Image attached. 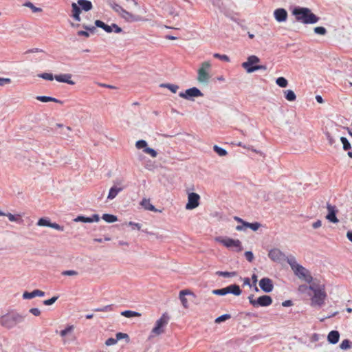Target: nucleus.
I'll return each instance as SVG.
<instances>
[{"instance_id":"obj_1","label":"nucleus","mask_w":352,"mask_h":352,"mask_svg":"<svg viewBox=\"0 0 352 352\" xmlns=\"http://www.w3.org/2000/svg\"><path fill=\"white\" fill-rule=\"evenodd\" d=\"M309 289L314 293L311 298V305L314 307H322L324 305L327 296L324 285L314 281L309 285Z\"/></svg>"},{"instance_id":"obj_2","label":"nucleus","mask_w":352,"mask_h":352,"mask_svg":"<svg viewBox=\"0 0 352 352\" xmlns=\"http://www.w3.org/2000/svg\"><path fill=\"white\" fill-rule=\"evenodd\" d=\"M296 21L304 24H314L318 22L320 18L314 14L308 8L295 7L292 12Z\"/></svg>"},{"instance_id":"obj_3","label":"nucleus","mask_w":352,"mask_h":352,"mask_svg":"<svg viewBox=\"0 0 352 352\" xmlns=\"http://www.w3.org/2000/svg\"><path fill=\"white\" fill-rule=\"evenodd\" d=\"M287 262L290 265L295 275L300 279L303 280L309 284H311L314 282L313 277L311 276L309 271L303 266L299 265L294 256L288 257L287 258Z\"/></svg>"},{"instance_id":"obj_4","label":"nucleus","mask_w":352,"mask_h":352,"mask_svg":"<svg viewBox=\"0 0 352 352\" xmlns=\"http://www.w3.org/2000/svg\"><path fill=\"white\" fill-rule=\"evenodd\" d=\"M93 8L92 3L88 0H78L77 3H72V16L77 21H80L81 10L88 12Z\"/></svg>"},{"instance_id":"obj_5","label":"nucleus","mask_w":352,"mask_h":352,"mask_svg":"<svg viewBox=\"0 0 352 352\" xmlns=\"http://www.w3.org/2000/svg\"><path fill=\"white\" fill-rule=\"evenodd\" d=\"M24 320V316L18 313H10L4 315L0 319V323L6 328L10 329Z\"/></svg>"},{"instance_id":"obj_6","label":"nucleus","mask_w":352,"mask_h":352,"mask_svg":"<svg viewBox=\"0 0 352 352\" xmlns=\"http://www.w3.org/2000/svg\"><path fill=\"white\" fill-rule=\"evenodd\" d=\"M260 62V59L255 55H251L248 57L247 61L242 63V67L248 73H252L257 70H267V67L262 65H256Z\"/></svg>"},{"instance_id":"obj_7","label":"nucleus","mask_w":352,"mask_h":352,"mask_svg":"<svg viewBox=\"0 0 352 352\" xmlns=\"http://www.w3.org/2000/svg\"><path fill=\"white\" fill-rule=\"evenodd\" d=\"M211 69L210 61L203 62L197 71V80L199 83L207 85L211 78L210 71Z\"/></svg>"},{"instance_id":"obj_8","label":"nucleus","mask_w":352,"mask_h":352,"mask_svg":"<svg viewBox=\"0 0 352 352\" xmlns=\"http://www.w3.org/2000/svg\"><path fill=\"white\" fill-rule=\"evenodd\" d=\"M215 241L222 243L228 248H233L236 252H241L243 250L241 242L239 239H232L229 237L222 238L217 236Z\"/></svg>"},{"instance_id":"obj_9","label":"nucleus","mask_w":352,"mask_h":352,"mask_svg":"<svg viewBox=\"0 0 352 352\" xmlns=\"http://www.w3.org/2000/svg\"><path fill=\"white\" fill-rule=\"evenodd\" d=\"M169 320V316L166 313L162 314L160 319H158L155 327L153 328L151 333L155 336H159L164 333V328L167 325Z\"/></svg>"},{"instance_id":"obj_10","label":"nucleus","mask_w":352,"mask_h":352,"mask_svg":"<svg viewBox=\"0 0 352 352\" xmlns=\"http://www.w3.org/2000/svg\"><path fill=\"white\" fill-rule=\"evenodd\" d=\"M179 96L182 98L193 100L192 98L201 97L204 94L198 88L192 87L186 89L185 92H180Z\"/></svg>"},{"instance_id":"obj_11","label":"nucleus","mask_w":352,"mask_h":352,"mask_svg":"<svg viewBox=\"0 0 352 352\" xmlns=\"http://www.w3.org/2000/svg\"><path fill=\"white\" fill-rule=\"evenodd\" d=\"M200 196L195 192H190L188 195V203L186 205L187 210H192L199 205Z\"/></svg>"},{"instance_id":"obj_12","label":"nucleus","mask_w":352,"mask_h":352,"mask_svg":"<svg viewBox=\"0 0 352 352\" xmlns=\"http://www.w3.org/2000/svg\"><path fill=\"white\" fill-rule=\"evenodd\" d=\"M269 258L274 262H280L284 260L285 255L278 248H274L270 250L268 253Z\"/></svg>"},{"instance_id":"obj_13","label":"nucleus","mask_w":352,"mask_h":352,"mask_svg":"<svg viewBox=\"0 0 352 352\" xmlns=\"http://www.w3.org/2000/svg\"><path fill=\"white\" fill-rule=\"evenodd\" d=\"M259 286L261 289L266 293L271 292L274 289L273 282L269 278H261L259 281Z\"/></svg>"},{"instance_id":"obj_14","label":"nucleus","mask_w":352,"mask_h":352,"mask_svg":"<svg viewBox=\"0 0 352 352\" xmlns=\"http://www.w3.org/2000/svg\"><path fill=\"white\" fill-rule=\"evenodd\" d=\"M272 303V299L270 296L263 295L258 297L254 303V307H267Z\"/></svg>"},{"instance_id":"obj_15","label":"nucleus","mask_w":352,"mask_h":352,"mask_svg":"<svg viewBox=\"0 0 352 352\" xmlns=\"http://www.w3.org/2000/svg\"><path fill=\"white\" fill-rule=\"evenodd\" d=\"M274 16L278 22L281 23L286 21L288 14L285 9L278 8L274 10Z\"/></svg>"},{"instance_id":"obj_16","label":"nucleus","mask_w":352,"mask_h":352,"mask_svg":"<svg viewBox=\"0 0 352 352\" xmlns=\"http://www.w3.org/2000/svg\"><path fill=\"white\" fill-rule=\"evenodd\" d=\"M327 208L328 210V214L326 216V218L332 223H338L339 221L336 217V206L327 204Z\"/></svg>"},{"instance_id":"obj_17","label":"nucleus","mask_w":352,"mask_h":352,"mask_svg":"<svg viewBox=\"0 0 352 352\" xmlns=\"http://www.w3.org/2000/svg\"><path fill=\"white\" fill-rule=\"evenodd\" d=\"M72 76L70 74H59L55 75L54 79L58 82H66L69 85H73L75 84V82L71 80Z\"/></svg>"},{"instance_id":"obj_18","label":"nucleus","mask_w":352,"mask_h":352,"mask_svg":"<svg viewBox=\"0 0 352 352\" xmlns=\"http://www.w3.org/2000/svg\"><path fill=\"white\" fill-rule=\"evenodd\" d=\"M226 291V294H232L234 296H240L242 293V291L240 287L238 285L232 284L226 287H225Z\"/></svg>"},{"instance_id":"obj_19","label":"nucleus","mask_w":352,"mask_h":352,"mask_svg":"<svg viewBox=\"0 0 352 352\" xmlns=\"http://www.w3.org/2000/svg\"><path fill=\"white\" fill-rule=\"evenodd\" d=\"M122 17L129 22L138 21L140 20V17L138 15H134L129 12L124 10L120 14Z\"/></svg>"},{"instance_id":"obj_20","label":"nucleus","mask_w":352,"mask_h":352,"mask_svg":"<svg viewBox=\"0 0 352 352\" xmlns=\"http://www.w3.org/2000/svg\"><path fill=\"white\" fill-rule=\"evenodd\" d=\"M44 295V292L39 289H34L32 292H25L23 294V298L24 299H31L36 296H43Z\"/></svg>"},{"instance_id":"obj_21","label":"nucleus","mask_w":352,"mask_h":352,"mask_svg":"<svg viewBox=\"0 0 352 352\" xmlns=\"http://www.w3.org/2000/svg\"><path fill=\"white\" fill-rule=\"evenodd\" d=\"M124 189V187L118 186L116 185L112 186L109 192L107 199H113L119 192H120Z\"/></svg>"},{"instance_id":"obj_22","label":"nucleus","mask_w":352,"mask_h":352,"mask_svg":"<svg viewBox=\"0 0 352 352\" xmlns=\"http://www.w3.org/2000/svg\"><path fill=\"white\" fill-rule=\"evenodd\" d=\"M340 338V333L338 331L333 330L327 336V340L329 343L335 344L338 343Z\"/></svg>"},{"instance_id":"obj_23","label":"nucleus","mask_w":352,"mask_h":352,"mask_svg":"<svg viewBox=\"0 0 352 352\" xmlns=\"http://www.w3.org/2000/svg\"><path fill=\"white\" fill-rule=\"evenodd\" d=\"M192 293L188 290H182L179 292V299L181 302L184 308L188 307V302L187 298L185 297V295L191 294Z\"/></svg>"},{"instance_id":"obj_24","label":"nucleus","mask_w":352,"mask_h":352,"mask_svg":"<svg viewBox=\"0 0 352 352\" xmlns=\"http://www.w3.org/2000/svg\"><path fill=\"white\" fill-rule=\"evenodd\" d=\"M141 206L147 210L153 211V212H157L158 210H157L153 205H152L150 202L149 199H143L140 203Z\"/></svg>"},{"instance_id":"obj_25","label":"nucleus","mask_w":352,"mask_h":352,"mask_svg":"<svg viewBox=\"0 0 352 352\" xmlns=\"http://www.w3.org/2000/svg\"><path fill=\"white\" fill-rule=\"evenodd\" d=\"M36 100H38L41 102H54L56 103L63 104V101L59 100L55 98L50 97V96H37Z\"/></svg>"},{"instance_id":"obj_26","label":"nucleus","mask_w":352,"mask_h":352,"mask_svg":"<svg viewBox=\"0 0 352 352\" xmlns=\"http://www.w3.org/2000/svg\"><path fill=\"white\" fill-rule=\"evenodd\" d=\"M3 216H6L8 218V219L12 222L21 223L23 221V220L21 218V215L19 214H12L11 213L8 212V213H5V214Z\"/></svg>"},{"instance_id":"obj_27","label":"nucleus","mask_w":352,"mask_h":352,"mask_svg":"<svg viewBox=\"0 0 352 352\" xmlns=\"http://www.w3.org/2000/svg\"><path fill=\"white\" fill-rule=\"evenodd\" d=\"M121 315L126 318L140 317L141 314L137 311L126 310L121 313Z\"/></svg>"},{"instance_id":"obj_28","label":"nucleus","mask_w":352,"mask_h":352,"mask_svg":"<svg viewBox=\"0 0 352 352\" xmlns=\"http://www.w3.org/2000/svg\"><path fill=\"white\" fill-rule=\"evenodd\" d=\"M244 230H245L246 228H248L254 231H256L261 227V225L258 222L249 223L246 221V223H244Z\"/></svg>"},{"instance_id":"obj_29","label":"nucleus","mask_w":352,"mask_h":352,"mask_svg":"<svg viewBox=\"0 0 352 352\" xmlns=\"http://www.w3.org/2000/svg\"><path fill=\"white\" fill-rule=\"evenodd\" d=\"M285 98L290 102L294 101L296 99L295 93L290 89L284 91Z\"/></svg>"},{"instance_id":"obj_30","label":"nucleus","mask_w":352,"mask_h":352,"mask_svg":"<svg viewBox=\"0 0 352 352\" xmlns=\"http://www.w3.org/2000/svg\"><path fill=\"white\" fill-rule=\"evenodd\" d=\"M161 87H165L168 89L171 92L176 93L179 89V86L174 84L163 83L160 85Z\"/></svg>"},{"instance_id":"obj_31","label":"nucleus","mask_w":352,"mask_h":352,"mask_svg":"<svg viewBox=\"0 0 352 352\" xmlns=\"http://www.w3.org/2000/svg\"><path fill=\"white\" fill-rule=\"evenodd\" d=\"M102 218L104 221H105L107 223H113L118 220L116 216L110 214H104Z\"/></svg>"},{"instance_id":"obj_32","label":"nucleus","mask_w":352,"mask_h":352,"mask_svg":"<svg viewBox=\"0 0 352 352\" xmlns=\"http://www.w3.org/2000/svg\"><path fill=\"white\" fill-rule=\"evenodd\" d=\"M352 347V343L349 340L345 339L342 340L340 344V348L342 350H347Z\"/></svg>"},{"instance_id":"obj_33","label":"nucleus","mask_w":352,"mask_h":352,"mask_svg":"<svg viewBox=\"0 0 352 352\" xmlns=\"http://www.w3.org/2000/svg\"><path fill=\"white\" fill-rule=\"evenodd\" d=\"M216 274L220 276L223 277H234L236 276V272H222V271H217L216 272Z\"/></svg>"},{"instance_id":"obj_34","label":"nucleus","mask_w":352,"mask_h":352,"mask_svg":"<svg viewBox=\"0 0 352 352\" xmlns=\"http://www.w3.org/2000/svg\"><path fill=\"white\" fill-rule=\"evenodd\" d=\"M276 84L280 87H282V88H285L288 85V81L286 78H285L284 77H278L276 80Z\"/></svg>"},{"instance_id":"obj_35","label":"nucleus","mask_w":352,"mask_h":352,"mask_svg":"<svg viewBox=\"0 0 352 352\" xmlns=\"http://www.w3.org/2000/svg\"><path fill=\"white\" fill-rule=\"evenodd\" d=\"M213 150H214V151H215V152H216V153H217L219 156H221V157H223V156H226V155L228 154L227 151H226L224 148H221V147H219V146H218L217 145H214V146H213Z\"/></svg>"},{"instance_id":"obj_36","label":"nucleus","mask_w":352,"mask_h":352,"mask_svg":"<svg viewBox=\"0 0 352 352\" xmlns=\"http://www.w3.org/2000/svg\"><path fill=\"white\" fill-rule=\"evenodd\" d=\"M23 6L30 8L33 12H40L42 11V9L41 8H37V7L34 6V5L30 1L25 2L23 4Z\"/></svg>"},{"instance_id":"obj_37","label":"nucleus","mask_w":352,"mask_h":352,"mask_svg":"<svg viewBox=\"0 0 352 352\" xmlns=\"http://www.w3.org/2000/svg\"><path fill=\"white\" fill-rule=\"evenodd\" d=\"M135 146L138 149L145 150L147 147V142L144 140H140L136 142Z\"/></svg>"},{"instance_id":"obj_38","label":"nucleus","mask_w":352,"mask_h":352,"mask_svg":"<svg viewBox=\"0 0 352 352\" xmlns=\"http://www.w3.org/2000/svg\"><path fill=\"white\" fill-rule=\"evenodd\" d=\"M234 219L239 222V223H241V225H238L236 226V230L237 231H243L244 230V223H246V221H243L241 218L240 217H234Z\"/></svg>"},{"instance_id":"obj_39","label":"nucleus","mask_w":352,"mask_h":352,"mask_svg":"<svg viewBox=\"0 0 352 352\" xmlns=\"http://www.w3.org/2000/svg\"><path fill=\"white\" fill-rule=\"evenodd\" d=\"M340 141H341V142L343 144V149L344 150L347 151V150H349L351 148V144L349 143V142L348 141V140L346 138L341 137L340 138Z\"/></svg>"},{"instance_id":"obj_40","label":"nucleus","mask_w":352,"mask_h":352,"mask_svg":"<svg viewBox=\"0 0 352 352\" xmlns=\"http://www.w3.org/2000/svg\"><path fill=\"white\" fill-rule=\"evenodd\" d=\"M74 329V325L68 326L67 328H65V329L60 331V336L65 337L68 333L72 332Z\"/></svg>"},{"instance_id":"obj_41","label":"nucleus","mask_w":352,"mask_h":352,"mask_svg":"<svg viewBox=\"0 0 352 352\" xmlns=\"http://www.w3.org/2000/svg\"><path fill=\"white\" fill-rule=\"evenodd\" d=\"M50 223H51V222L50 221V220H48L47 219H45V218H41L37 222V225L38 226L50 227Z\"/></svg>"},{"instance_id":"obj_42","label":"nucleus","mask_w":352,"mask_h":352,"mask_svg":"<svg viewBox=\"0 0 352 352\" xmlns=\"http://www.w3.org/2000/svg\"><path fill=\"white\" fill-rule=\"evenodd\" d=\"M143 151L145 153L150 155L152 157H156L157 155V153L155 150L148 146L145 150H143Z\"/></svg>"},{"instance_id":"obj_43","label":"nucleus","mask_w":352,"mask_h":352,"mask_svg":"<svg viewBox=\"0 0 352 352\" xmlns=\"http://www.w3.org/2000/svg\"><path fill=\"white\" fill-rule=\"evenodd\" d=\"M231 318V316L230 314H223L221 316H219L217 317L216 319H215V322L216 323H220L221 322H223V321H226V320H228Z\"/></svg>"},{"instance_id":"obj_44","label":"nucleus","mask_w":352,"mask_h":352,"mask_svg":"<svg viewBox=\"0 0 352 352\" xmlns=\"http://www.w3.org/2000/svg\"><path fill=\"white\" fill-rule=\"evenodd\" d=\"M314 31L316 34L320 35H325L327 34V30L324 27H316Z\"/></svg>"},{"instance_id":"obj_45","label":"nucleus","mask_w":352,"mask_h":352,"mask_svg":"<svg viewBox=\"0 0 352 352\" xmlns=\"http://www.w3.org/2000/svg\"><path fill=\"white\" fill-rule=\"evenodd\" d=\"M74 221L78 222H84V223H91V220L90 219V217H86L84 216H78L75 219Z\"/></svg>"},{"instance_id":"obj_46","label":"nucleus","mask_w":352,"mask_h":352,"mask_svg":"<svg viewBox=\"0 0 352 352\" xmlns=\"http://www.w3.org/2000/svg\"><path fill=\"white\" fill-rule=\"evenodd\" d=\"M110 6L112 8V9L113 10H115L116 12L121 14L122 12V10H124V9L122 8L120 5L116 3H110Z\"/></svg>"},{"instance_id":"obj_47","label":"nucleus","mask_w":352,"mask_h":352,"mask_svg":"<svg viewBox=\"0 0 352 352\" xmlns=\"http://www.w3.org/2000/svg\"><path fill=\"white\" fill-rule=\"evenodd\" d=\"M38 77L47 80H52L54 78V76L50 73L41 74L38 75Z\"/></svg>"},{"instance_id":"obj_48","label":"nucleus","mask_w":352,"mask_h":352,"mask_svg":"<svg viewBox=\"0 0 352 352\" xmlns=\"http://www.w3.org/2000/svg\"><path fill=\"white\" fill-rule=\"evenodd\" d=\"M214 58H219L221 60H223V61H226V62H229L230 61V58L226 55V54H218V53H215L214 54Z\"/></svg>"},{"instance_id":"obj_49","label":"nucleus","mask_w":352,"mask_h":352,"mask_svg":"<svg viewBox=\"0 0 352 352\" xmlns=\"http://www.w3.org/2000/svg\"><path fill=\"white\" fill-rule=\"evenodd\" d=\"M116 339L117 340V342L122 339H127L128 342L129 340V337L128 334L124 333H121V332L117 333L116 335Z\"/></svg>"},{"instance_id":"obj_50","label":"nucleus","mask_w":352,"mask_h":352,"mask_svg":"<svg viewBox=\"0 0 352 352\" xmlns=\"http://www.w3.org/2000/svg\"><path fill=\"white\" fill-rule=\"evenodd\" d=\"M112 310V305H106L102 307L96 308L94 311L102 312V311H110Z\"/></svg>"},{"instance_id":"obj_51","label":"nucleus","mask_w":352,"mask_h":352,"mask_svg":"<svg viewBox=\"0 0 352 352\" xmlns=\"http://www.w3.org/2000/svg\"><path fill=\"white\" fill-rule=\"evenodd\" d=\"M212 293L214 295H219V296L226 295V291L225 289V287L222 288V289H214L212 291Z\"/></svg>"},{"instance_id":"obj_52","label":"nucleus","mask_w":352,"mask_h":352,"mask_svg":"<svg viewBox=\"0 0 352 352\" xmlns=\"http://www.w3.org/2000/svg\"><path fill=\"white\" fill-rule=\"evenodd\" d=\"M58 298V296H53L50 299L45 300L43 301V305H47V306L51 305L54 304L57 300Z\"/></svg>"},{"instance_id":"obj_53","label":"nucleus","mask_w":352,"mask_h":352,"mask_svg":"<svg viewBox=\"0 0 352 352\" xmlns=\"http://www.w3.org/2000/svg\"><path fill=\"white\" fill-rule=\"evenodd\" d=\"M61 274L63 276H77L78 272L75 270H65L62 272Z\"/></svg>"},{"instance_id":"obj_54","label":"nucleus","mask_w":352,"mask_h":352,"mask_svg":"<svg viewBox=\"0 0 352 352\" xmlns=\"http://www.w3.org/2000/svg\"><path fill=\"white\" fill-rule=\"evenodd\" d=\"M236 145H237L238 146H241V147H243L244 148L250 149V150H252V151H254V152H255L256 153H261L260 151H257L256 149L253 148V147H252V146H247L245 145H243L242 144V142H239L236 143Z\"/></svg>"},{"instance_id":"obj_55","label":"nucleus","mask_w":352,"mask_h":352,"mask_svg":"<svg viewBox=\"0 0 352 352\" xmlns=\"http://www.w3.org/2000/svg\"><path fill=\"white\" fill-rule=\"evenodd\" d=\"M245 256L249 262H252L254 260V254L251 251H246L245 252Z\"/></svg>"},{"instance_id":"obj_56","label":"nucleus","mask_w":352,"mask_h":352,"mask_svg":"<svg viewBox=\"0 0 352 352\" xmlns=\"http://www.w3.org/2000/svg\"><path fill=\"white\" fill-rule=\"evenodd\" d=\"M117 342H118L116 338H110L105 341V345L109 346L114 345Z\"/></svg>"},{"instance_id":"obj_57","label":"nucleus","mask_w":352,"mask_h":352,"mask_svg":"<svg viewBox=\"0 0 352 352\" xmlns=\"http://www.w3.org/2000/svg\"><path fill=\"white\" fill-rule=\"evenodd\" d=\"M11 80L8 78H1L0 77V86H4L6 84L10 83Z\"/></svg>"},{"instance_id":"obj_58","label":"nucleus","mask_w":352,"mask_h":352,"mask_svg":"<svg viewBox=\"0 0 352 352\" xmlns=\"http://www.w3.org/2000/svg\"><path fill=\"white\" fill-rule=\"evenodd\" d=\"M50 227L59 231H63V227L60 226L56 223H51Z\"/></svg>"},{"instance_id":"obj_59","label":"nucleus","mask_w":352,"mask_h":352,"mask_svg":"<svg viewBox=\"0 0 352 352\" xmlns=\"http://www.w3.org/2000/svg\"><path fill=\"white\" fill-rule=\"evenodd\" d=\"M82 28L87 31H89L91 33H94L96 31V28L92 25H87L85 24L82 25Z\"/></svg>"},{"instance_id":"obj_60","label":"nucleus","mask_w":352,"mask_h":352,"mask_svg":"<svg viewBox=\"0 0 352 352\" xmlns=\"http://www.w3.org/2000/svg\"><path fill=\"white\" fill-rule=\"evenodd\" d=\"M129 225L132 226L133 229H137L138 230H140L142 228V226L141 224L138 223H135V222H133V221H130L129 223Z\"/></svg>"},{"instance_id":"obj_61","label":"nucleus","mask_w":352,"mask_h":352,"mask_svg":"<svg viewBox=\"0 0 352 352\" xmlns=\"http://www.w3.org/2000/svg\"><path fill=\"white\" fill-rule=\"evenodd\" d=\"M43 50L39 48H32L24 52L25 54H29V53H37V52H43Z\"/></svg>"},{"instance_id":"obj_62","label":"nucleus","mask_w":352,"mask_h":352,"mask_svg":"<svg viewBox=\"0 0 352 352\" xmlns=\"http://www.w3.org/2000/svg\"><path fill=\"white\" fill-rule=\"evenodd\" d=\"M30 312L35 316H38L41 314V311L38 308H32Z\"/></svg>"},{"instance_id":"obj_63","label":"nucleus","mask_w":352,"mask_h":352,"mask_svg":"<svg viewBox=\"0 0 352 352\" xmlns=\"http://www.w3.org/2000/svg\"><path fill=\"white\" fill-rule=\"evenodd\" d=\"M95 25L96 26L103 29L106 24L100 20H96L95 21Z\"/></svg>"},{"instance_id":"obj_64","label":"nucleus","mask_w":352,"mask_h":352,"mask_svg":"<svg viewBox=\"0 0 352 352\" xmlns=\"http://www.w3.org/2000/svg\"><path fill=\"white\" fill-rule=\"evenodd\" d=\"M168 13L170 15L173 16H177L179 15L178 12H176L175 9L173 7L170 8Z\"/></svg>"}]
</instances>
